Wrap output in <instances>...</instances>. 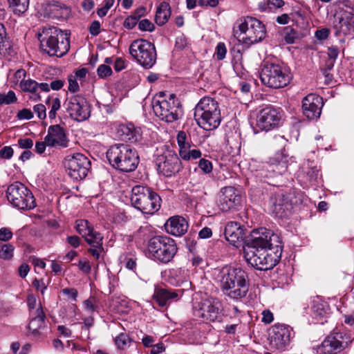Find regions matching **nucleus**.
<instances>
[{
    "instance_id": "412c9836",
    "label": "nucleus",
    "mask_w": 354,
    "mask_h": 354,
    "mask_svg": "<svg viewBox=\"0 0 354 354\" xmlns=\"http://www.w3.org/2000/svg\"><path fill=\"white\" fill-rule=\"evenodd\" d=\"M221 193L218 207L221 211L227 212L240 204L241 196L235 187H225L221 189Z\"/></svg>"
},
{
    "instance_id": "473e14b6",
    "label": "nucleus",
    "mask_w": 354,
    "mask_h": 354,
    "mask_svg": "<svg viewBox=\"0 0 354 354\" xmlns=\"http://www.w3.org/2000/svg\"><path fill=\"white\" fill-rule=\"evenodd\" d=\"M313 316L317 321L324 318L328 314V309L324 303L322 302L318 298L313 301L312 306Z\"/></svg>"
},
{
    "instance_id": "72a5a7b5",
    "label": "nucleus",
    "mask_w": 354,
    "mask_h": 354,
    "mask_svg": "<svg viewBox=\"0 0 354 354\" xmlns=\"http://www.w3.org/2000/svg\"><path fill=\"white\" fill-rule=\"evenodd\" d=\"M49 10L52 17L56 18L66 17L70 13V10L67 6L59 3L50 5Z\"/></svg>"
},
{
    "instance_id": "cd10ccee",
    "label": "nucleus",
    "mask_w": 354,
    "mask_h": 354,
    "mask_svg": "<svg viewBox=\"0 0 354 354\" xmlns=\"http://www.w3.org/2000/svg\"><path fill=\"white\" fill-rule=\"evenodd\" d=\"M31 314L33 317L29 323L28 328L33 335L40 336L43 334L45 327L44 313L42 309L39 307L35 310H32Z\"/></svg>"
},
{
    "instance_id": "9b49d317",
    "label": "nucleus",
    "mask_w": 354,
    "mask_h": 354,
    "mask_svg": "<svg viewBox=\"0 0 354 354\" xmlns=\"http://www.w3.org/2000/svg\"><path fill=\"white\" fill-rule=\"evenodd\" d=\"M131 55L144 68H151L156 62L155 46L151 42L140 39L133 41L130 47Z\"/></svg>"
},
{
    "instance_id": "c85d7f7f",
    "label": "nucleus",
    "mask_w": 354,
    "mask_h": 354,
    "mask_svg": "<svg viewBox=\"0 0 354 354\" xmlns=\"http://www.w3.org/2000/svg\"><path fill=\"white\" fill-rule=\"evenodd\" d=\"M181 297V290H172L167 289H158L156 290L154 297L160 306H166L171 301H177Z\"/></svg>"
},
{
    "instance_id": "2f4dec72",
    "label": "nucleus",
    "mask_w": 354,
    "mask_h": 354,
    "mask_svg": "<svg viewBox=\"0 0 354 354\" xmlns=\"http://www.w3.org/2000/svg\"><path fill=\"white\" fill-rule=\"evenodd\" d=\"M8 2L13 13L19 16L28 10L30 0H8Z\"/></svg>"
},
{
    "instance_id": "2eb2a0df",
    "label": "nucleus",
    "mask_w": 354,
    "mask_h": 354,
    "mask_svg": "<svg viewBox=\"0 0 354 354\" xmlns=\"http://www.w3.org/2000/svg\"><path fill=\"white\" fill-rule=\"evenodd\" d=\"M281 111L271 106H266L257 113L255 128L261 131H270L277 127L281 120Z\"/></svg>"
},
{
    "instance_id": "58836bf2",
    "label": "nucleus",
    "mask_w": 354,
    "mask_h": 354,
    "mask_svg": "<svg viewBox=\"0 0 354 354\" xmlns=\"http://www.w3.org/2000/svg\"><path fill=\"white\" fill-rule=\"evenodd\" d=\"M17 98L14 91H9L7 93H0V104H10L16 102Z\"/></svg>"
},
{
    "instance_id": "1a4fd4ad",
    "label": "nucleus",
    "mask_w": 354,
    "mask_h": 354,
    "mask_svg": "<svg viewBox=\"0 0 354 354\" xmlns=\"http://www.w3.org/2000/svg\"><path fill=\"white\" fill-rule=\"evenodd\" d=\"M147 249L149 254L162 263H168L177 252L175 241L167 236H156L148 241Z\"/></svg>"
},
{
    "instance_id": "4d7b16f0",
    "label": "nucleus",
    "mask_w": 354,
    "mask_h": 354,
    "mask_svg": "<svg viewBox=\"0 0 354 354\" xmlns=\"http://www.w3.org/2000/svg\"><path fill=\"white\" fill-rule=\"evenodd\" d=\"M95 299L93 297H90L84 301V306L88 313H92L95 310Z\"/></svg>"
},
{
    "instance_id": "09e8293b",
    "label": "nucleus",
    "mask_w": 354,
    "mask_h": 354,
    "mask_svg": "<svg viewBox=\"0 0 354 354\" xmlns=\"http://www.w3.org/2000/svg\"><path fill=\"white\" fill-rule=\"evenodd\" d=\"M61 106V102L58 97L53 99L50 111H49V118L53 119L56 116L57 111L59 109Z\"/></svg>"
},
{
    "instance_id": "bb28decb",
    "label": "nucleus",
    "mask_w": 354,
    "mask_h": 354,
    "mask_svg": "<svg viewBox=\"0 0 354 354\" xmlns=\"http://www.w3.org/2000/svg\"><path fill=\"white\" fill-rule=\"evenodd\" d=\"M225 236L226 240L234 246L241 242L243 239V229L237 222H229L225 227Z\"/></svg>"
},
{
    "instance_id": "a211bd4d",
    "label": "nucleus",
    "mask_w": 354,
    "mask_h": 354,
    "mask_svg": "<svg viewBox=\"0 0 354 354\" xmlns=\"http://www.w3.org/2000/svg\"><path fill=\"white\" fill-rule=\"evenodd\" d=\"M348 337L340 332H334L328 335L318 347L319 354H338L346 346Z\"/></svg>"
},
{
    "instance_id": "6e6d98bb",
    "label": "nucleus",
    "mask_w": 354,
    "mask_h": 354,
    "mask_svg": "<svg viewBox=\"0 0 354 354\" xmlns=\"http://www.w3.org/2000/svg\"><path fill=\"white\" fill-rule=\"evenodd\" d=\"M18 146L21 149H29L33 146V141L30 138H20L18 140Z\"/></svg>"
},
{
    "instance_id": "680f3d73",
    "label": "nucleus",
    "mask_w": 354,
    "mask_h": 354,
    "mask_svg": "<svg viewBox=\"0 0 354 354\" xmlns=\"http://www.w3.org/2000/svg\"><path fill=\"white\" fill-rule=\"evenodd\" d=\"M88 73V70L86 68H82L75 71L73 74L74 77L77 78L80 82H82Z\"/></svg>"
},
{
    "instance_id": "c756f323",
    "label": "nucleus",
    "mask_w": 354,
    "mask_h": 354,
    "mask_svg": "<svg viewBox=\"0 0 354 354\" xmlns=\"http://www.w3.org/2000/svg\"><path fill=\"white\" fill-rule=\"evenodd\" d=\"M189 271L185 268H176L169 271V281L174 286L189 285Z\"/></svg>"
},
{
    "instance_id": "4be33fe9",
    "label": "nucleus",
    "mask_w": 354,
    "mask_h": 354,
    "mask_svg": "<svg viewBox=\"0 0 354 354\" xmlns=\"http://www.w3.org/2000/svg\"><path fill=\"white\" fill-rule=\"evenodd\" d=\"M323 105L322 97L315 93L308 94L302 101L304 114L310 120L317 119L321 115Z\"/></svg>"
},
{
    "instance_id": "c03bdc74",
    "label": "nucleus",
    "mask_w": 354,
    "mask_h": 354,
    "mask_svg": "<svg viewBox=\"0 0 354 354\" xmlns=\"http://www.w3.org/2000/svg\"><path fill=\"white\" fill-rule=\"evenodd\" d=\"M122 133L125 135L124 139L132 140L136 136V130L133 125L122 126L120 128Z\"/></svg>"
},
{
    "instance_id": "8fccbe9b",
    "label": "nucleus",
    "mask_w": 354,
    "mask_h": 354,
    "mask_svg": "<svg viewBox=\"0 0 354 354\" xmlns=\"http://www.w3.org/2000/svg\"><path fill=\"white\" fill-rule=\"evenodd\" d=\"M139 29L142 31L151 32L154 30V25L148 19H142L138 24Z\"/></svg>"
},
{
    "instance_id": "0e129e2a",
    "label": "nucleus",
    "mask_w": 354,
    "mask_h": 354,
    "mask_svg": "<svg viewBox=\"0 0 354 354\" xmlns=\"http://www.w3.org/2000/svg\"><path fill=\"white\" fill-rule=\"evenodd\" d=\"M138 21L132 15L125 19L124 21V26L128 29H132L137 24Z\"/></svg>"
},
{
    "instance_id": "a878e982",
    "label": "nucleus",
    "mask_w": 354,
    "mask_h": 354,
    "mask_svg": "<svg viewBox=\"0 0 354 354\" xmlns=\"http://www.w3.org/2000/svg\"><path fill=\"white\" fill-rule=\"evenodd\" d=\"M246 278L247 274L245 273V276H242L238 279V281L223 290L224 293L233 299H239L244 297L248 291Z\"/></svg>"
},
{
    "instance_id": "774afa93",
    "label": "nucleus",
    "mask_w": 354,
    "mask_h": 354,
    "mask_svg": "<svg viewBox=\"0 0 354 354\" xmlns=\"http://www.w3.org/2000/svg\"><path fill=\"white\" fill-rule=\"evenodd\" d=\"M212 235V230L207 227H203L198 233V236L201 239H208Z\"/></svg>"
},
{
    "instance_id": "4c0bfd02",
    "label": "nucleus",
    "mask_w": 354,
    "mask_h": 354,
    "mask_svg": "<svg viewBox=\"0 0 354 354\" xmlns=\"http://www.w3.org/2000/svg\"><path fill=\"white\" fill-rule=\"evenodd\" d=\"M39 84L31 79L26 80L19 86L20 88L24 92L35 93L38 88Z\"/></svg>"
},
{
    "instance_id": "f03ea898",
    "label": "nucleus",
    "mask_w": 354,
    "mask_h": 354,
    "mask_svg": "<svg viewBox=\"0 0 354 354\" xmlns=\"http://www.w3.org/2000/svg\"><path fill=\"white\" fill-rule=\"evenodd\" d=\"M38 39L41 50L50 56L62 57L70 48L68 34L56 27H44Z\"/></svg>"
},
{
    "instance_id": "13d9d810",
    "label": "nucleus",
    "mask_w": 354,
    "mask_h": 354,
    "mask_svg": "<svg viewBox=\"0 0 354 354\" xmlns=\"http://www.w3.org/2000/svg\"><path fill=\"white\" fill-rule=\"evenodd\" d=\"M17 118L19 120H30L33 118V113L30 109H24L17 113Z\"/></svg>"
},
{
    "instance_id": "69168bd1",
    "label": "nucleus",
    "mask_w": 354,
    "mask_h": 354,
    "mask_svg": "<svg viewBox=\"0 0 354 354\" xmlns=\"http://www.w3.org/2000/svg\"><path fill=\"white\" fill-rule=\"evenodd\" d=\"M100 26L101 25L99 21H93L89 28L90 33L93 36L97 35L100 32Z\"/></svg>"
},
{
    "instance_id": "6ab92c4d",
    "label": "nucleus",
    "mask_w": 354,
    "mask_h": 354,
    "mask_svg": "<svg viewBox=\"0 0 354 354\" xmlns=\"http://www.w3.org/2000/svg\"><path fill=\"white\" fill-rule=\"evenodd\" d=\"M288 159L282 153H276L269 162L264 163L260 175L263 177L269 178L276 175L285 174L288 170Z\"/></svg>"
},
{
    "instance_id": "0eeeda50",
    "label": "nucleus",
    "mask_w": 354,
    "mask_h": 354,
    "mask_svg": "<svg viewBox=\"0 0 354 354\" xmlns=\"http://www.w3.org/2000/svg\"><path fill=\"white\" fill-rule=\"evenodd\" d=\"M238 29H234V35L247 45L263 40L266 35L265 26L258 19L248 17L240 20Z\"/></svg>"
},
{
    "instance_id": "f3484780",
    "label": "nucleus",
    "mask_w": 354,
    "mask_h": 354,
    "mask_svg": "<svg viewBox=\"0 0 354 354\" xmlns=\"http://www.w3.org/2000/svg\"><path fill=\"white\" fill-rule=\"evenodd\" d=\"M292 330L286 325L275 324L269 331L270 346L276 350L283 351L290 344Z\"/></svg>"
},
{
    "instance_id": "c9c22d12",
    "label": "nucleus",
    "mask_w": 354,
    "mask_h": 354,
    "mask_svg": "<svg viewBox=\"0 0 354 354\" xmlns=\"http://www.w3.org/2000/svg\"><path fill=\"white\" fill-rule=\"evenodd\" d=\"M114 342L117 348L120 350H124L127 348L131 343L129 335L124 333L118 335L115 338Z\"/></svg>"
},
{
    "instance_id": "20e7f679",
    "label": "nucleus",
    "mask_w": 354,
    "mask_h": 354,
    "mask_svg": "<svg viewBox=\"0 0 354 354\" xmlns=\"http://www.w3.org/2000/svg\"><path fill=\"white\" fill-rule=\"evenodd\" d=\"M194 118L198 125L204 130L216 129L221 121L218 102L209 97L202 98L195 107Z\"/></svg>"
},
{
    "instance_id": "7ed1b4c3",
    "label": "nucleus",
    "mask_w": 354,
    "mask_h": 354,
    "mask_svg": "<svg viewBox=\"0 0 354 354\" xmlns=\"http://www.w3.org/2000/svg\"><path fill=\"white\" fill-rule=\"evenodd\" d=\"M106 154L110 165L122 172L134 171L139 163L137 151L128 145H114L107 150Z\"/></svg>"
},
{
    "instance_id": "3c124183",
    "label": "nucleus",
    "mask_w": 354,
    "mask_h": 354,
    "mask_svg": "<svg viewBox=\"0 0 354 354\" xmlns=\"http://www.w3.org/2000/svg\"><path fill=\"white\" fill-rule=\"evenodd\" d=\"M34 112L37 115V117L43 120L46 117V109L42 104H38L33 107Z\"/></svg>"
},
{
    "instance_id": "a18cd8bd",
    "label": "nucleus",
    "mask_w": 354,
    "mask_h": 354,
    "mask_svg": "<svg viewBox=\"0 0 354 354\" xmlns=\"http://www.w3.org/2000/svg\"><path fill=\"white\" fill-rule=\"evenodd\" d=\"M201 156V152L198 149H191L187 151L186 156L184 157L183 156L180 158L184 160H196L199 158Z\"/></svg>"
},
{
    "instance_id": "b1692460",
    "label": "nucleus",
    "mask_w": 354,
    "mask_h": 354,
    "mask_svg": "<svg viewBox=\"0 0 354 354\" xmlns=\"http://www.w3.org/2000/svg\"><path fill=\"white\" fill-rule=\"evenodd\" d=\"M44 140L46 141L47 146L50 147H66L68 145V140L65 131L58 124L48 127V133Z\"/></svg>"
},
{
    "instance_id": "aec40b11",
    "label": "nucleus",
    "mask_w": 354,
    "mask_h": 354,
    "mask_svg": "<svg viewBox=\"0 0 354 354\" xmlns=\"http://www.w3.org/2000/svg\"><path fill=\"white\" fill-rule=\"evenodd\" d=\"M156 165L158 172L167 177L171 176L181 169V163L178 157L171 152L167 155L158 156Z\"/></svg>"
},
{
    "instance_id": "de8ad7c7",
    "label": "nucleus",
    "mask_w": 354,
    "mask_h": 354,
    "mask_svg": "<svg viewBox=\"0 0 354 354\" xmlns=\"http://www.w3.org/2000/svg\"><path fill=\"white\" fill-rule=\"evenodd\" d=\"M68 91L73 93H75L80 89L79 84L77 82V79L74 77L73 75H70L68 77Z\"/></svg>"
},
{
    "instance_id": "bf43d9fd",
    "label": "nucleus",
    "mask_w": 354,
    "mask_h": 354,
    "mask_svg": "<svg viewBox=\"0 0 354 354\" xmlns=\"http://www.w3.org/2000/svg\"><path fill=\"white\" fill-rule=\"evenodd\" d=\"M13 156V149L11 147H4L0 151V157L5 159H10Z\"/></svg>"
},
{
    "instance_id": "393cba45",
    "label": "nucleus",
    "mask_w": 354,
    "mask_h": 354,
    "mask_svg": "<svg viewBox=\"0 0 354 354\" xmlns=\"http://www.w3.org/2000/svg\"><path fill=\"white\" fill-rule=\"evenodd\" d=\"M188 227L187 221L183 217L179 216L171 217L165 225L166 232L175 236H180L185 234L188 230Z\"/></svg>"
},
{
    "instance_id": "79ce46f5",
    "label": "nucleus",
    "mask_w": 354,
    "mask_h": 354,
    "mask_svg": "<svg viewBox=\"0 0 354 354\" xmlns=\"http://www.w3.org/2000/svg\"><path fill=\"white\" fill-rule=\"evenodd\" d=\"M227 53V48L223 42H219L214 52V56L218 60H222L225 57Z\"/></svg>"
},
{
    "instance_id": "423d86ee",
    "label": "nucleus",
    "mask_w": 354,
    "mask_h": 354,
    "mask_svg": "<svg viewBox=\"0 0 354 354\" xmlns=\"http://www.w3.org/2000/svg\"><path fill=\"white\" fill-rule=\"evenodd\" d=\"M131 202L143 214H153L160 208L161 198L150 188L136 185L132 188Z\"/></svg>"
},
{
    "instance_id": "e433bc0d",
    "label": "nucleus",
    "mask_w": 354,
    "mask_h": 354,
    "mask_svg": "<svg viewBox=\"0 0 354 354\" xmlns=\"http://www.w3.org/2000/svg\"><path fill=\"white\" fill-rule=\"evenodd\" d=\"M93 228L86 220H80L77 222L76 230L83 237H85Z\"/></svg>"
},
{
    "instance_id": "5fc2aeb1",
    "label": "nucleus",
    "mask_w": 354,
    "mask_h": 354,
    "mask_svg": "<svg viewBox=\"0 0 354 354\" xmlns=\"http://www.w3.org/2000/svg\"><path fill=\"white\" fill-rule=\"evenodd\" d=\"M12 237V231L7 227H2L0 229V240L2 241H7Z\"/></svg>"
},
{
    "instance_id": "ddd939ff",
    "label": "nucleus",
    "mask_w": 354,
    "mask_h": 354,
    "mask_svg": "<svg viewBox=\"0 0 354 354\" xmlns=\"http://www.w3.org/2000/svg\"><path fill=\"white\" fill-rule=\"evenodd\" d=\"M223 306L221 301L216 297H207L194 307V313L205 322L220 321L222 317Z\"/></svg>"
},
{
    "instance_id": "dca6fc26",
    "label": "nucleus",
    "mask_w": 354,
    "mask_h": 354,
    "mask_svg": "<svg viewBox=\"0 0 354 354\" xmlns=\"http://www.w3.org/2000/svg\"><path fill=\"white\" fill-rule=\"evenodd\" d=\"M66 109L71 118L84 121L90 116V106L86 98L80 95L68 97L65 103Z\"/></svg>"
},
{
    "instance_id": "864d4df0",
    "label": "nucleus",
    "mask_w": 354,
    "mask_h": 354,
    "mask_svg": "<svg viewBox=\"0 0 354 354\" xmlns=\"http://www.w3.org/2000/svg\"><path fill=\"white\" fill-rule=\"evenodd\" d=\"M66 317L68 319H71V321H75L73 319V318L76 316L77 315V312L78 310V308L77 307L76 305L75 304H71V305H69L66 308Z\"/></svg>"
},
{
    "instance_id": "338daca9",
    "label": "nucleus",
    "mask_w": 354,
    "mask_h": 354,
    "mask_svg": "<svg viewBox=\"0 0 354 354\" xmlns=\"http://www.w3.org/2000/svg\"><path fill=\"white\" fill-rule=\"evenodd\" d=\"M307 175L309 176V181L313 183L316 181L317 178V176L319 175V170L316 167H313L307 173Z\"/></svg>"
},
{
    "instance_id": "052dcab7",
    "label": "nucleus",
    "mask_w": 354,
    "mask_h": 354,
    "mask_svg": "<svg viewBox=\"0 0 354 354\" xmlns=\"http://www.w3.org/2000/svg\"><path fill=\"white\" fill-rule=\"evenodd\" d=\"M274 320V316L272 313L269 310H265L262 312L261 321L266 324H270Z\"/></svg>"
},
{
    "instance_id": "7c9ffc66",
    "label": "nucleus",
    "mask_w": 354,
    "mask_h": 354,
    "mask_svg": "<svg viewBox=\"0 0 354 354\" xmlns=\"http://www.w3.org/2000/svg\"><path fill=\"white\" fill-rule=\"evenodd\" d=\"M171 15L169 4L165 1L160 3L156 10L155 21L158 26L165 24Z\"/></svg>"
},
{
    "instance_id": "ea45409f",
    "label": "nucleus",
    "mask_w": 354,
    "mask_h": 354,
    "mask_svg": "<svg viewBox=\"0 0 354 354\" xmlns=\"http://www.w3.org/2000/svg\"><path fill=\"white\" fill-rule=\"evenodd\" d=\"M14 246L11 244H4L0 250V258L9 260L13 256Z\"/></svg>"
},
{
    "instance_id": "49530a36",
    "label": "nucleus",
    "mask_w": 354,
    "mask_h": 354,
    "mask_svg": "<svg viewBox=\"0 0 354 354\" xmlns=\"http://www.w3.org/2000/svg\"><path fill=\"white\" fill-rule=\"evenodd\" d=\"M97 73L100 77L104 78L111 75L112 71L110 66L106 64H101L98 66Z\"/></svg>"
},
{
    "instance_id": "f704fd0d",
    "label": "nucleus",
    "mask_w": 354,
    "mask_h": 354,
    "mask_svg": "<svg viewBox=\"0 0 354 354\" xmlns=\"http://www.w3.org/2000/svg\"><path fill=\"white\" fill-rule=\"evenodd\" d=\"M85 241L93 248H100L102 245L103 236L93 229L85 237Z\"/></svg>"
},
{
    "instance_id": "e2e57ef3",
    "label": "nucleus",
    "mask_w": 354,
    "mask_h": 354,
    "mask_svg": "<svg viewBox=\"0 0 354 354\" xmlns=\"http://www.w3.org/2000/svg\"><path fill=\"white\" fill-rule=\"evenodd\" d=\"M64 83L65 81L64 80L55 79L50 82V88L54 91H59L64 86Z\"/></svg>"
},
{
    "instance_id": "9d476101",
    "label": "nucleus",
    "mask_w": 354,
    "mask_h": 354,
    "mask_svg": "<svg viewBox=\"0 0 354 354\" xmlns=\"http://www.w3.org/2000/svg\"><path fill=\"white\" fill-rule=\"evenodd\" d=\"M6 196L8 201L19 209H30L35 207V201L32 192L19 182L8 186Z\"/></svg>"
},
{
    "instance_id": "603ef678",
    "label": "nucleus",
    "mask_w": 354,
    "mask_h": 354,
    "mask_svg": "<svg viewBox=\"0 0 354 354\" xmlns=\"http://www.w3.org/2000/svg\"><path fill=\"white\" fill-rule=\"evenodd\" d=\"M79 269L85 274L90 273L91 270V266L89 261L86 259H80L78 262Z\"/></svg>"
},
{
    "instance_id": "37998d69",
    "label": "nucleus",
    "mask_w": 354,
    "mask_h": 354,
    "mask_svg": "<svg viewBox=\"0 0 354 354\" xmlns=\"http://www.w3.org/2000/svg\"><path fill=\"white\" fill-rule=\"evenodd\" d=\"M199 169L205 174H210L212 171V164L207 159L201 158L198 162Z\"/></svg>"
},
{
    "instance_id": "f8f14e48",
    "label": "nucleus",
    "mask_w": 354,
    "mask_h": 354,
    "mask_svg": "<svg viewBox=\"0 0 354 354\" xmlns=\"http://www.w3.org/2000/svg\"><path fill=\"white\" fill-rule=\"evenodd\" d=\"M153 105L156 115L162 120L173 122L179 118L180 105L174 94H169L166 98L160 96Z\"/></svg>"
},
{
    "instance_id": "4468645a",
    "label": "nucleus",
    "mask_w": 354,
    "mask_h": 354,
    "mask_svg": "<svg viewBox=\"0 0 354 354\" xmlns=\"http://www.w3.org/2000/svg\"><path fill=\"white\" fill-rule=\"evenodd\" d=\"M64 166L68 174L73 179L81 180L87 176L91 162L84 155L77 153L66 156Z\"/></svg>"
},
{
    "instance_id": "6e6552de",
    "label": "nucleus",
    "mask_w": 354,
    "mask_h": 354,
    "mask_svg": "<svg viewBox=\"0 0 354 354\" xmlns=\"http://www.w3.org/2000/svg\"><path fill=\"white\" fill-rule=\"evenodd\" d=\"M291 78L289 70L279 64L266 63L260 73L261 82L268 87L276 89L288 85Z\"/></svg>"
},
{
    "instance_id": "f257e3e1",
    "label": "nucleus",
    "mask_w": 354,
    "mask_h": 354,
    "mask_svg": "<svg viewBox=\"0 0 354 354\" xmlns=\"http://www.w3.org/2000/svg\"><path fill=\"white\" fill-rule=\"evenodd\" d=\"M282 247L278 234L261 227L252 231V239L243 248L244 258L257 270H270L279 263Z\"/></svg>"
},
{
    "instance_id": "a19ab883",
    "label": "nucleus",
    "mask_w": 354,
    "mask_h": 354,
    "mask_svg": "<svg viewBox=\"0 0 354 354\" xmlns=\"http://www.w3.org/2000/svg\"><path fill=\"white\" fill-rule=\"evenodd\" d=\"M26 76V72L24 69L17 70L10 78V82L15 86L21 85L25 80Z\"/></svg>"
},
{
    "instance_id": "5701e85b",
    "label": "nucleus",
    "mask_w": 354,
    "mask_h": 354,
    "mask_svg": "<svg viewBox=\"0 0 354 354\" xmlns=\"http://www.w3.org/2000/svg\"><path fill=\"white\" fill-rule=\"evenodd\" d=\"M246 272L240 268H234L231 266H225L219 270L217 275V280L220 283L222 290H225L231 285L238 281V279L242 276H245Z\"/></svg>"
},
{
    "instance_id": "39448f33",
    "label": "nucleus",
    "mask_w": 354,
    "mask_h": 354,
    "mask_svg": "<svg viewBox=\"0 0 354 354\" xmlns=\"http://www.w3.org/2000/svg\"><path fill=\"white\" fill-rule=\"evenodd\" d=\"M335 10L333 29L336 36H346L354 32V10L349 0L337 1L333 4Z\"/></svg>"
}]
</instances>
